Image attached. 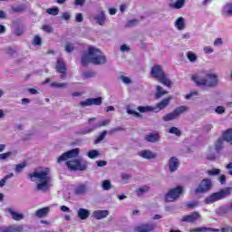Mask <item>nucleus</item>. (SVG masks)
Here are the masks:
<instances>
[{
    "mask_svg": "<svg viewBox=\"0 0 232 232\" xmlns=\"http://www.w3.org/2000/svg\"><path fill=\"white\" fill-rule=\"evenodd\" d=\"M29 178L32 182H36L38 191H48V189H50V182H52L50 169L34 170L29 173Z\"/></svg>",
    "mask_w": 232,
    "mask_h": 232,
    "instance_id": "nucleus-1",
    "label": "nucleus"
},
{
    "mask_svg": "<svg viewBox=\"0 0 232 232\" xmlns=\"http://www.w3.org/2000/svg\"><path fill=\"white\" fill-rule=\"evenodd\" d=\"M197 86H205L206 88H215L218 86V75L208 71H200L191 77Z\"/></svg>",
    "mask_w": 232,
    "mask_h": 232,
    "instance_id": "nucleus-2",
    "label": "nucleus"
},
{
    "mask_svg": "<svg viewBox=\"0 0 232 232\" xmlns=\"http://www.w3.org/2000/svg\"><path fill=\"white\" fill-rule=\"evenodd\" d=\"M89 63L96 65L106 64V56L99 48L89 46L87 54L82 57V64L86 66Z\"/></svg>",
    "mask_w": 232,
    "mask_h": 232,
    "instance_id": "nucleus-3",
    "label": "nucleus"
},
{
    "mask_svg": "<svg viewBox=\"0 0 232 232\" xmlns=\"http://www.w3.org/2000/svg\"><path fill=\"white\" fill-rule=\"evenodd\" d=\"M231 193L232 188L230 187H227L220 191L213 193L212 195L206 198L205 202L207 204H213V202H217L218 200H222V198H226V197H229Z\"/></svg>",
    "mask_w": 232,
    "mask_h": 232,
    "instance_id": "nucleus-4",
    "label": "nucleus"
},
{
    "mask_svg": "<svg viewBox=\"0 0 232 232\" xmlns=\"http://www.w3.org/2000/svg\"><path fill=\"white\" fill-rule=\"evenodd\" d=\"M186 111H189V107L181 105L176 108L172 112L168 113L162 117V121L164 122H169V121H175V119H179L182 113H186Z\"/></svg>",
    "mask_w": 232,
    "mask_h": 232,
    "instance_id": "nucleus-5",
    "label": "nucleus"
},
{
    "mask_svg": "<svg viewBox=\"0 0 232 232\" xmlns=\"http://www.w3.org/2000/svg\"><path fill=\"white\" fill-rule=\"evenodd\" d=\"M66 166L68 169L74 171H85L86 168H88V162H82V160H75L72 161H67Z\"/></svg>",
    "mask_w": 232,
    "mask_h": 232,
    "instance_id": "nucleus-6",
    "label": "nucleus"
},
{
    "mask_svg": "<svg viewBox=\"0 0 232 232\" xmlns=\"http://www.w3.org/2000/svg\"><path fill=\"white\" fill-rule=\"evenodd\" d=\"M183 192L184 188L182 187L174 188L166 194L165 200L167 202H175V200L180 198Z\"/></svg>",
    "mask_w": 232,
    "mask_h": 232,
    "instance_id": "nucleus-7",
    "label": "nucleus"
},
{
    "mask_svg": "<svg viewBox=\"0 0 232 232\" xmlns=\"http://www.w3.org/2000/svg\"><path fill=\"white\" fill-rule=\"evenodd\" d=\"M213 188V183L211 182V179H204L198 185V188L195 189L196 195H198L200 193H207V191H209Z\"/></svg>",
    "mask_w": 232,
    "mask_h": 232,
    "instance_id": "nucleus-8",
    "label": "nucleus"
},
{
    "mask_svg": "<svg viewBox=\"0 0 232 232\" xmlns=\"http://www.w3.org/2000/svg\"><path fill=\"white\" fill-rule=\"evenodd\" d=\"M200 218H202V215L195 211L188 215L183 216L180 219V222H187L188 224H195V222H198Z\"/></svg>",
    "mask_w": 232,
    "mask_h": 232,
    "instance_id": "nucleus-9",
    "label": "nucleus"
},
{
    "mask_svg": "<svg viewBox=\"0 0 232 232\" xmlns=\"http://www.w3.org/2000/svg\"><path fill=\"white\" fill-rule=\"evenodd\" d=\"M79 156V149H72L71 150H68L62 154L58 160L57 162L61 164V162H64L67 159H74L75 157Z\"/></svg>",
    "mask_w": 232,
    "mask_h": 232,
    "instance_id": "nucleus-10",
    "label": "nucleus"
},
{
    "mask_svg": "<svg viewBox=\"0 0 232 232\" xmlns=\"http://www.w3.org/2000/svg\"><path fill=\"white\" fill-rule=\"evenodd\" d=\"M102 104V98H89L84 102H80V106H101Z\"/></svg>",
    "mask_w": 232,
    "mask_h": 232,
    "instance_id": "nucleus-11",
    "label": "nucleus"
},
{
    "mask_svg": "<svg viewBox=\"0 0 232 232\" xmlns=\"http://www.w3.org/2000/svg\"><path fill=\"white\" fill-rule=\"evenodd\" d=\"M164 68L161 65L156 64L150 69V75L153 79H159L161 75L165 74Z\"/></svg>",
    "mask_w": 232,
    "mask_h": 232,
    "instance_id": "nucleus-12",
    "label": "nucleus"
},
{
    "mask_svg": "<svg viewBox=\"0 0 232 232\" xmlns=\"http://www.w3.org/2000/svg\"><path fill=\"white\" fill-rule=\"evenodd\" d=\"M169 169L170 173H175L179 169V166H180V160L176 157H171L168 162Z\"/></svg>",
    "mask_w": 232,
    "mask_h": 232,
    "instance_id": "nucleus-13",
    "label": "nucleus"
},
{
    "mask_svg": "<svg viewBox=\"0 0 232 232\" xmlns=\"http://www.w3.org/2000/svg\"><path fill=\"white\" fill-rule=\"evenodd\" d=\"M172 97H168L164 100H162L160 103H157L156 106H153L154 112L159 113L161 110H164V108H167L169 105V102H171Z\"/></svg>",
    "mask_w": 232,
    "mask_h": 232,
    "instance_id": "nucleus-14",
    "label": "nucleus"
},
{
    "mask_svg": "<svg viewBox=\"0 0 232 232\" xmlns=\"http://www.w3.org/2000/svg\"><path fill=\"white\" fill-rule=\"evenodd\" d=\"M110 120H105L103 121H100L98 124L94 125L92 128L85 129L82 131V135H88V133H92V131H95L97 128H102V126H108L110 124Z\"/></svg>",
    "mask_w": 232,
    "mask_h": 232,
    "instance_id": "nucleus-15",
    "label": "nucleus"
},
{
    "mask_svg": "<svg viewBox=\"0 0 232 232\" xmlns=\"http://www.w3.org/2000/svg\"><path fill=\"white\" fill-rule=\"evenodd\" d=\"M155 227H157L155 224H144V225L136 227L134 228V231L135 232H151V231H154Z\"/></svg>",
    "mask_w": 232,
    "mask_h": 232,
    "instance_id": "nucleus-16",
    "label": "nucleus"
},
{
    "mask_svg": "<svg viewBox=\"0 0 232 232\" xmlns=\"http://www.w3.org/2000/svg\"><path fill=\"white\" fill-rule=\"evenodd\" d=\"M140 157L142 159H146L147 160H151L153 159H157V153L150 150H144L138 153Z\"/></svg>",
    "mask_w": 232,
    "mask_h": 232,
    "instance_id": "nucleus-17",
    "label": "nucleus"
},
{
    "mask_svg": "<svg viewBox=\"0 0 232 232\" xmlns=\"http://www.w3.org/2000/svg\"><path fill=\"white\" fill-rule=\"evenodd\" d=\"M144 139L147 142H151L152 144H155V142H159L160 140V134H159V132H151L145 135Z\"/></svg>",
    "mask_w": 232,
    "mask_h": 232,
    "instance_id": "nucleus-18",
    "label": "nucleus"
},
{
    "mask_svg": "<svg viewBox=\"0 0 232 232\" xmlns=\"http://www.w3.org/2000/svg\"><path fill=\"white\" fill-rule=\"evenodd\" d=\"M94 20L100 26H104V24H106V14L104 11H101L100 13L96 14L94 15Z\"/></svg>",
    "mask_w": 232,
    "mask_h": 232,
    "instance_id": "nucleus-19",
    "label": "nucleus"
},
{
    "mask_svg": "<svg viewBox=\"0 0 232 232\" xmlns=\"http://www.w3.org/2000/svg\"><path fill=\"white\" fill-rule=\"evenodd\" d=\"M23 227L12 225L9 227H0V232H22Z\"/></svg>",
    "mask_w": 232,
    "mask_h": 232,
    "instance_id": "nucleus-20",
    "label": "nucleus"
},
{
    "mask_svg": "<svg viewBox=\"0 0 232 232\" xmlns=\"http://www.w3.org/2000/svg\"><path fill=\"white\" fill-rule=\"evenodd\" d=\"M110 215V211L108 210H95L92 212V217L96 220H102V218H106Z\"/></svg>",
    "mask_w": 232,
    "mask_h": 232,
    "instance_id": "nucleus-21",
    "label": "nucleus"
},
{
    "mask_svg": "<svg viewBox=\"0 0 232 232\" xmlns=\"http://www.w3.org/2000/svg\"><path fill=\"white\" fill-rule=\"evenodd\" d=\"M218 232L220 229L218 228H211V227H198L194 228H190L188 232Z\"/></svg>",
    "mask_w": 232,
    "mask_h": 232,
    "instance_id": "nucleus-22",
    "label": "nucleus"
},
{
    "mask_svg": "<svg viewBox=\"0 0 232 232\" xmlns=\"http://www.w3.org/2000/svg\"><path fill=\"white\" fill-rule=\"evenodd\" d=\"M88 193V186L86 184H80L74 188V195H86Z\"/></svg>",
    "mask_w": 232,
    "mask_h": 232,
    "instance_id": "nucleus-23",
    "label": "nucleus"
},
{
    "mask_svg": "<svg viewBox=\"0 0 232 232\" xmlns=\"http://www.w3.org/2000/svg\"><path fill=\"white\" fill-rule=\"evenodd\" d=\"M158 79L160 84H163V86H167V88H171V81H169V78L168 77V74H166V72Z\"/></svg>",
    "mask_w": 232,
    "mask_h": 232,
    "instance_id": "nucleus-24",
    "label": "nucleus"
},
{
    "mask_svg": "<svg viewBox=\"0 0 232 232\" xmlns=\"http://www.w3.org/2000/svg\"><path fill=\"white\" fill-rule=\"evenodd\" d=\"M6 211H8L11 214L13 220L19 221V220H23V218H24V215L18 213L12 208H7Z\"/></svg>",
    "mask_w": 232,
    "mask_h": 232,
    "instance_id": "nucleus-25",
    "label": "nucleus"
},
{
    "mask_svg": "<svg viewBox=\"0 0 232 232\" xmlns=\"http://www.w3.org/2000/svg\"><path fill=\"white\" fill-rule=\"evenodd\" d=\"M174 26L177 28V30H184V28H186V20L184 17H179L176 20Z\"/></svg>",
    "mask_w": 232,
    "mask_h": 232,
    "instance_id": "nucleus-26",
    "label": "nucleus"
},
{
    "mask_svg": "<svg viewBox=\"0 0 232 232\" xmlns=\"http://www.w3.org/2000/svg\"><path fill=\"white\" fill-rule=\"evenodd\" d=\"M78 217L81 220H86V218L90 217V210L86 208H79Z\"/></svg>",
    "mask_w": 232,
    "mask_h": 232,
    "instance_id": "nucleus-27",
    "label": "nucleus"
},
{
    "mask_svg": "<svg viewBox=\"0 0 232 232\" xmlns=\"http://www.w3.org/2000/svg\"><path fill=\"white\" fill-rule=\"evenodd\" d=\"M56 70L59 72H66V63H64V60H63V58H59L57 60Z\"/></svg>",
    "mask_w": 232,
    "mask_h": 232,
    "instance_id": "nucleus-28",
    "label": "nucleus"
},
{
    "mask_svg": "<svg viewBox=\"0 0 232 232\" xmlns=\"http://www.w3.org/2000/svg\"><path fill=\"white\" fill-rule=\"evenodd\" d=\"M50 213V208L48 207L38 209L35 212V217H38V218H43V217H46Z\"/></svg>",
    "mask_w": 232,
    "mask_h": 232,
    "instance_id": "nucleus-29",
    "label": "nucleus"
},
{
    "mask_svg": "<svg viewBox=\"0 0 232 232\" xmlns=\"http://www.w3.org/2000/svg\"><path fill=\"white\" fill-rule=\"evenodd\" d=\"M232 208L229 205H224L222 207H219L218 209V213L219 215H227V213H231Z\"/></svg>",
    "mask_w": 232,
    "mask_h": 232,
    "instance_id": "nucleus-30",
    "label": "nucleus"
},
{
    "mask_svg": "<svg viewBox=\"0 0 232 232\" xmlns=\"http://www.w3.org/2000/svg\"><path fill=\"white\" fill-rule=\"evenodd\" d=\"M156 90H157V92L155 93L156 99H160V97H163V95H168V92L162 90V86H160V85L156 86Z\"/></svg>",
    "mask_w": 232,
    "mask_h": 232,
    "instance_id": "nucleus-31",
    "label": "nucleus"
},
{
    "mask_svg": "<svg viewBox=\"0 0 232 232\" xmlns=\"http://www.w3.org/2000/svg\"><path fill=\"white\" fill-rule=\"evenodd\" d=\"M148 191H150L149 186H141L136 189V195L138 197H142V195H145V193H148Z\"/></svg>",
    "mask_w": 232,
    "mask_h": 232,
    "instance_id": "nucleus-32",
    "label": "nucleus"
},
{
    "mask_svg": "<svg viewBox=\"0 0 232 232\" xmlns=\"http://www.w3.org/2000/svg\"><path fill=\"white\" fill-rule=\"evenodd\" d=\"M186 5V0H177L174 4H171L170 6L176 10H180Z\"/></svg>",
    "mask_w": 232,
    "mask_h": 232,
    "instance_id": "nucleus-33",
    "label": "nucleus"
},
{
    "mask_svg": "<svg viewBox=\"0 0 232 232\" xmlns=\"http://www.w3.org/2000/svg\"><path fill=\"white\" fill-rule=\"evenodd\" d=\"M140 113H146L148 111H155L153 106H140L137 108Z\"/></svg>",
    "mask_w": 232,
    "mask_h": 232,
    "instance_id": "nucleus-34",
    "label": "nucleus"
},
{
    "mask_svg": "<svg viewBox=\"0 0 232 232\" xmlns=\"http://www.w3.org/2000/svg\"><path fill=\"white\" fill-rule=\"evenodd\" d=\"M50 86L52 87V88H56V89H66V88H68V83H66V82H52L51 84H50Z\"/></svg>",
    "mask_w": 232,
    "mask_h": 232,
    "instance_id": "nucleus-35",
    "label": "nucleus"
},
{
    "mask_svg": "<svg viewBox=\"0 0 232 232\" xmlns=\"http://www.w3.org/2000/svg\"><path fill=\"white\" fill-rule=\"evenodd\" d=\"M169 133L171 135H176V137H180L182 135V131H180V130L177 127H171L169 130Z\"/></svg>",
    "mask_w": 232,
    "mask_h": 232,
    "instance_id": "nucleus-36",
    "label": "nucleus"
},
{
    "mask_svg": "<svg viewBox=\"0 0 232 232\" xmlns=\"http://www.w3.org/2000/svg\"><path fill=\"white\" fill-rule=\"evenodd\" d=\"M108 134L107 130H103L99 136L98 138L94 140V144H99L100 142H102V140H104V139H106V135Z\"/></svg>",
    "mask_w": 232,
    "mask_h": 232,
    "instance_id": "nucleus-37",
    "label": "nucleus"
},
{
    "mask_svg": "<svg viewBox=\"0 0 232 232\" xmlns=\"http://www.w3.org/2000/svg\"><path fill=\"white\" fill-rule=\"evenodd\" d=\"M187 59H188L189 63H197L198 57L194 53L188 52L187 53Z\"/></svg>",
    "mask_w": 232,
    "mask_h": 232,
    "instance_id": "nucleus-38",
    "label": "nucleus"
},
{
    "mask_svg": "<svg viewBox=\"0 0 232 232\" xmlns=\"http://www.w3.org/2000/svg\"><path fill=\"white\" fill-rule=\"evenodd\" d=\"M224 139L219 138L217 141H216V150L217 151H220V150H222V148H224Z\"/></svg>",
    "mask_w": 232,
    "mask_h": 232,
    "instance_id": "nucleus-39",
    "label": "nucleus"
},
{
    "mask_svg": "<svg viewBox=\"0 0 232 232\" xmlns=\"http://www.w3.org/2000/svg\"><path fill=\"white\" fill-rule=\"evenodd\" d=\"M73 50H75V46L73 45V44H72V43L65 44L64 51L67 53H72V52H73Z\"/></svg>",
    "mask_w": 232,
    "mask_h": 232,
    "instance_id": "nucleus-40",
    "label": "nucleus"
},
{
    "mask_svg": "<svg viewBox=\"0 0 232 232\" xmlns=\"http://www.w3.org/2000/svg\"><path fill=\"white\" fill-rule=\"evenodd\" d=\"M99 155V150H92L87 153V157H89V159H97Z\"/></svg>",
    "mask_w": 232,
    "mask_h": 232,
    "instance_id": "nucleus-41",
    "label": "nucleus"
},
{
    "mask_svg": "<svg viewBox=\"0 0 232 232\" xmlns=\"http://www.w3.org/2000/svg\"><path fill=\"white\" fill-rule=\"evenodd\" d=\"M102 188L104 189V191H109V189L111 188V182L110 180L105 179L102 183Z\"/></svg>",
    "mask_w": 232,
    "mask_h": 232,
    "instance_id": "nucleus-42",
    "label": "nucleus"
},
{
    "mask_svg": "<svg viewBox=\"0 0 232 232\" xmlns=\"http://www.w3.org/2000/svg\"><path fill=\"white\" fill-rule=\"evenodd\" d=\"M139 24V21L137 19L129 20L125 24L126 28H133V26H137Z\"/></svg>",
    "mask_w": 232,
    "mask_h": 232,
    "instance_id": "nucleus-43",
    "label": "nucleus"
},
{
    "mask_svg": "<svg viewBox=\"0 0 232 232\" xmlns=\"http://www.w3.org/2000/svg\"><path fill=\"white\" fill-rule=\"evenodd\" d=\"M207 173L208 175H209V177H215L217 175H220V169H208Z\"/></svg>",
    "mask_w": 232,
    "mask_h": 232,
    "instance_id": "nucleus-44",
    "label": "nucleus"
},
{
    "mask_svg": "<svg viewBox=\"0 0 232 232\" xmlns=\"http://www.w3.org/2000/svg\"><path fill=\"white\" fill-rule=\"evenodd\" d=\"M12 177H14V173H10L4 179H0V188H3L6 184V180H8V179H12Z\"/></svg>",
    "mask_w": 232,
    "mask_h": 232,
    "instance_id": "nucleus-45",
    "label": "nucleus"
},
{
    "mask_svg": "<svg viewBox=\"0 0 232 232\" xmlns=\"http://www.w3.org/2000/svg\"><path fill=\"white\" fill-rule=\"evenodd\" d=\"M46 12L49 15H58L59 14V7L48 8Z\"/></svg>",
    "mask_w": 232,
    "mask_h": 232,
    "instance_id": "nucleus-46",
    "label": "nucleus"
},
{
    "mask_svg": "<svg viewBox=\"0 0 232 232\" xmlns=\"http://www.w3.org/2000/svg\"><path fill=\"white\" fill-rule=\"evenodd\" d=\"M120 80L121 81V82H123V84H131L132 82L131 78L124 75H121Z\"/></svg>",
    "mask_w": 232,
    "mask_h": 232,
    "instance_id": "nucleus-47",
    "label": "nucleus"
},
{
    "mask_svg": "<svg viewBox=\"0 0 232 232\" xmlns=\"http://www.w3.org/2000/svg\"><path fill=\"white\" fill-rule=\"evenodd\" d=\"M197 96H198V92L197 91H192L185 96V99L187 101H189V99H193V97H197Z\"/></svg>",
    "mask_w": 232,
    "mask_h": 232,
    "instance_id": "nucleus-48",
    "label": "nucleus"
},
{
    "mask_svg": "<svg viewBox=\"0 0 232 232\" xmlns=\"http://www.w3.org/2000/svg\"><path fill=\"white\" fill-rule=\"evenodd\" d=\"M24 168H26V163H19L18 165H16L14 171L16 173H21V171H23Z\"/></svg>",
    "mask_w": 232,
    "mask_h": 232,
    "instance_id": "nucleus-49",
    "label": "nucleus"
},
{
    "mask_svg": "<svg viewBox=\"0 0 232 232\" xmlns=\"http://www.w3.org/2000/svg\"><path fill=\"white\" fill-rule=\"evenodd\" d=\"M62 19L63 21H70L72 19V14L70 12H63L62 14Z\"/></svg>",
    "mask_w": 232,
    "mask_h": 232,
    "instance_id": "nucleus-50",
    "label": "nucleus"
},
{
    "mask_svg": "<svg viewBox=\"0 0 232 232\" xmlns=\"http://www.w3.org/2000/svg\"><path fill=\"white\" fill-rule=\"evenodd\" d=\"M127 113L129 115H134L135 117H137L138 119L142 117V115H140V113L137 112L136 111H133L131 109H127Z\"/></svg>",
    "mask_w": 232,
    "mask_h": 232,
    "instance_id": "nucleus-51",
    "label": "nucleus"
},
{
    "mask_svg": "<svg viewBox=\"0 0 232 232\" xmlns=\"http://www.w3.org/2000/svg\"><path fill=\"white\" fill-rule=\"evenodd\" d=\"M199 202L198 201H189L186 204L187 208H198Z\"/></svg>",
    "mask_w": 232,
    "mask_h": 232,
    "instance_id": "nucleus-52",
    "label": "nucleus"
},
{
    "mask_svg": "<svg viewBox=\"0 0 232 232\" xmlns=\"http://www.w3.org/2000/svg\"><path fill=\"white\" fill-rule=\"evenodd\" d=\"M216 113H218V115H222V113H225L226 111V108H224V106H218L215 110Z\"/></svg>",
    "mask_w": 232,
    "mask_h": 232,
    "instance_id": "nucleus-53",
    "label": "nucleus"
},
{
    "mask_svg": "<svg viewBox=\"0 0 232 232\" xmlns=\"http://www.w3.org/2000/svg\"><path fill=\"white\" fill-rule=\"evenodd\" d=\"M75 21H76V23H82V21H84V17L82 16V14L81 13L76 14Z\"/></svg>",
    "mask_w": 232,
    "mask_h": 232,
    "instance_id": "nucleus-54",
    "label": "nucleus"
},
{
    "mask_svg": "<svg viewBox=\"0 0 232 232\" xmlns=\"http://www.w3.org/2000/svg\"><path fill=\"white\" fill-rule=\"evenodd\" d=\"M11 155H12V152L2 153L0 154V160H5L8 159Z\"/></svg>",
    "mask_w": 232,
    "mask_h": 232,
    "instance_id": "nucleus-55",
    "label": "nucleus"
},
{
    "mask_svg": "<svg viewBox=\"0 0 232 232\" xmlns=\"http://www.w3.org/2000/svg\"><path fill=\"white\" fill-rule=\"evenodd\" d=\"M7 53H8V55H11L12 57H15V55H17V51H15V49L8 48Z\"/></svg>",
    "mask_w": 232,
    "mask_h": 232,
    "instance_id": "nucleus-56",
    "label": "nucleus"
},
{
    "mask_svg": "<svg viewBox=\"0 0 232 232\" xmlns=\"http://www.w3.org/2000/svg\"><path fill=\"white\" fill-rule=\"evenodd\" d=\"M96 164H97L98 168H104V166L108 165V162L105 160H98V161H96Z\"/></svg>",
    "mask_w": 232,
    "mask_h": 232,
    "instance_id": "nucleus-57",
    "label": "nucleus"
},
{
    "mask_svg": "<svg viewBox=\"0 0 232 232\" xmlns=\"http://www.w3.org/2000/svg\"><path fill=\"white\" fill-rule=\"evenodd\" d=\"M224 44V42L222 41V38H217L214 41V46H222Z\"/></svg>",
    "mask_w": 232,
    "mask_h": 232,
    "instance_id": "nucleus-58",
    "label": "nucleus"
},
{
    "mask_svg": "<svg viewBox=\"0 0 232 232\" xmlns=\"http://www.w3.org/2000/svg\"><path fill=\"white\" fill-rule=\"evenodd\" d=\"M119 131H124V128L122 127H116L110 130V133H117Z\"/></svg>",
    "mask_w": 232,
    "mask_h": 232,
    "instance_id": "nucleus-59",
    "label": "nucleus"
},
{
    "mask_svg": "<svg viewBox=\"0 0 232 232\" xmlns=\"http://www.w3.org/2000/svg\"><path fill=\"white\" fill-rule=\"evenodd\" d=\"M120 50L123 53H128V52H130V46H128L127 44H123V45L121 46Z\"/></svg>",
    "mask_w": 232,
    "mask_h": 232,
    "instance_id": "nucleus-60",
    "label": "nucleus"
},
{
    "mask_svg": "<svg viewBox=\"0 0 232 232\" xmlns=\"http://www.w3.org/2000/svg\"><path fill=\"white\" fill-rule=\"evenodd\" d=\"M203 52L205 53H213V48L211 46H205Z\"/></svg>",
    "mask_w": 232,
    "mask_h": 232,
    "instance_id": "nucleus-61",
    "label": "nucleus"
},
{
    "mask_svg": "<svg viewBox=\"0 0 232 232\" xmlns=\"http://www.w3.org/2000/svg\"><path fill=\"white\" fill-rule=\"evenodd\" d=\"M41 43H42L41 38L38 35H36L34 39V44H36V46H39L41 45Z\"/></svg>",
    "mask_w": 232,
    "mask_h": 232,
    "instance_id": "nucleus-62",
    "label": "nucleus"
},
{
    "mask_svg": "<svg viewBox=\"0 0 232 232\" xmlns=\"http://www.w3.org/2000/svg\"><path fill=\"white\" fill-rule=\"evenodd\" d=\"M43 30L44 31V32H47V33H52V32H53V28H52V26H50V25H44L43 26Z\"/></svg>",
    "mask_w": 232,
    "mask_h": 232,
    "instance_id": "nucleus-63",
    "label": "nucleus"
},
{
    "mask_svg": "<svg viewBox=\"0 0 232 232\" xmlns=\"http://www.w3.org/2000/svg\"><path fill=\"white\" fill-rule=\"evenodd\" d=\"M226 169H227L228 175L232 177V162L226 165Z\"/></svg>",
    "mask_w": 232,
    "mask_h": 232,
    "instance_id": "nucleus-64",
    "label": "nucleus"
}]
</instances>
